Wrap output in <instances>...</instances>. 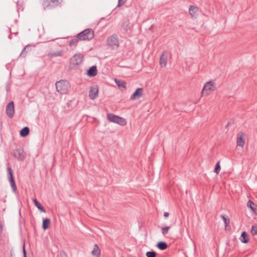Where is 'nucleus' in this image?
<instances>
[{
  "mask_svg": "<svg viewBox=\"0 0 257 257\" xmlns=\"http://www.w3.org/2000/svg\"><path fill=\"white\" fill-rule=\"evenodd\" d=\"M56 90L60 94H64L68 92L70 87L69 82L66 80H61L55 83Z\"/></svg>",
  "mask_w": 257,
  "mask_h": 257,
  "instance_id": "obj_1",
  "label": "nucleus"
},
{
  "mask_svg": "<svg viewBox=\"0 0 257 257\" xmlns=\"http://www.w3.org/2000/svg\"><path fill=\"white\" fill-rule=\"evenodd\" d=\"M94 31L91 29H87L77 34V37L80 40L90 41L94 37Z\"/></svg>",
  "mask_w": 257,
  "mask_h": 257,
  "instance_id": "obj_2",
  "label": "nucleus"
},
{
  "mask_svg": "<svg viewBox=\"0 0 257 257\" xmlns=\"http://www.w3.org/2000/svg\"><path fill=\"white\" fill-rule=\"evenodd\" d=\"M62 0H43L42 6L44 9H52L61 4Z\"/></svg>",
  "mask_w": 257,
  "mask_h": 257,
  "instance_id": "obj_3",
  "label": "nucleus"
},
{
  "mask_svg": "<svg viewBox=\"0 0 257 257\" xmlns=\"http://www.w3.org/2000/svg\"><path fill=\"white\" fill-rule=\"evenodd\" d=\"M107 118L111 122L116 123L122 126L126 124L125 119L112 113H107Z\"/></svg>",
  "mask_w": 257,
  "mask_h": 257,
  "instance_id": "obj_4",
  "label": "nucleus"
},
{
  "mask_svg": "<svg viewBox=\"0 0 257 257\" xmlns=\"http://www.w3.org/2000/svg\"><path fill=\"white\" fill-rule=\"evenodd\" d=\"M216 88L215 82L213 80H210L204 84L202 90V94L207 95L210 93L214 91Z\"/></svg>",
  "mask_w": 257,
  "mask_h": 257,
  "instance_id": "obj_5",
  "label": "nucleus"
},
{
  "mask_svg": "<svg viewBox=\"0 0 257 257\" xmlns=\"http://www.w3.org/2000/svg\"><path fill=\"white\" fill-rule=\"evenodd\" d=\"M121 31L123 34L124 37L130 36L132 32L131 27L130 26V22L128 19L124 20L121 25Z\"/></svg>",
  "mask_w": 257,
  "mask_h": 257,
  "instance_id": "obj_6",
  "label": "nucleus"
},
{
  "mask_svg": "<svg viewBox=\"0 0 257 257\" xmlns=\"http://www.w3.org/2000/svg\"><path fill=\"white\" fill-rule=\"evenodd\" d=\"M7 172L8 177L9 178V180L10 183L13 191L14 193H16L17 190V187L14 179L13 171L11 167H8Z\"/></svg>",
  "mask_w": 257,
  "mask_h": 257,
  "instance_id": "obj_7",
  "label": "nucleus"
},
{
  "mask_svg": "<svg viewBox=\"0 0 257 257\" xmlns=\"http://www.w3.org/2000/svg\"><path fill=\"white\" fill-rule=\"evenodd\" d=\"M84 56L81 53L75 54L70 61V65L73 66H78L81 64L83 61Z\"/></svg>",
  "mask_w": 257,
  "mask_h": 257,
  "instance_id": "obj_8",
  "label": "nucleus"
},
{
  "mask_svg": "<svg viewBox=\"0 0 257 257\" xmlns=\"http://www.w3.org/2000/svg\"><path fill=\"white\" fill-rule=\"evenodd\" d=\"M107 44L113 49H117L119 46V42L116 35H112L107 39Z\"/></svg>",
  "mask_w": 257,
  "mask_h": 257,
  "instance_id": "obj_9",
  "label": "nucleus"
},
{
  "mask_svg": "<svg viewBox=\"0 0 257 257\" xmlns=\"http://www.w3.org/2000/svg\"><path fill=\"white\" fill-rule=\"evenodd\" d=\"M13 156L15 158L20 161H24L26 153L23 148L20 147L16 149L13 152Z\"/></svg>",
  "mask_w": 257,
  "mask_h": 257,
  "instance_id": "obj_10",
  "label": "nucleus"
},
{
  "mask_svg": "<svg viewBox=\"0 0 257 257\" xmlns=\"http://www.w3.org/2000/svg\"><path fill=\"white\" fill-rule=\"evenodd\" d=\"M14 103L13 101H11L6 106V113L9 117L12 118L14 115Z\"/></svg>",
  "mask_w": 257,
  "mask_h": 257,
  "instance_id": "obj_11",
  "label": "nucleus"
},
{
  "mask_svg": "<svg viewBox=\"0 0 257 257\" xmlns=\"http://www.w3.org/2000/svg\"><path fill=\"white\" fill-rule=\"evenodd\" d=\"M168 53L166 51H164L160 58V64L161 67L166 66L167 62Z\"/></svg>",
  "mask_w": 257,
  "mask_h": 257,
  "instance_id": "obj_12",
  "label": "nucleus"
},
{
  "mask_svg": "<svg viewBox=\"0 0 257 257\" xmlns=\"http://www.w3.org/2000/svg\"><path fill=\"white\" fill-rule=\"evenodd\" d=\"M143 89L142 88H138L131 95L130 99L134 100L139 99L143 95Z\"/></svg>",
  "mask_w": 257,
  "mask_h": 257,
  "instance_id": "obj_13",
  "label": "nucleus"
},
{
  "mask_svg": "<svg viewBox=\"0 0 257 257\" xmlns=\"http://www.w3.org/2000/svg\"><path fill=\"white\" fill-rule=\"evenodd\" d=\"M245 135L243 133H239L238 134L237 138V145L238 146L243 147L245 143Z\"/></svg>",
  "mask_w": 257,
  "mask_h": 257,
  "instance_id": "obj_14",
  "label": "nucleus"
},
{
  "mask_svg": "<svg viewBox=\"0 0 257 257\" xmlns=\"http://www.w3.org/2000/svg\"><path fill=\"white\" fill-rule=\"evenodd\" d=\"M114 81H115L116 84L117 85V86H118V88L121 91H123L126 89L125 81L122 80L117 79L116 78L114 79Z\"/></svg>",
  "mask_w": 257,
  "mask_h": 257,
  "instance_id": "obj_15",
  "label": "nucleus"
},
{
  "mask_svg": "<svg viewBox=\"0 0 257 257\" xmlns=\"http://www.w3.org/2000/svg\"><path fill=\"white\" fill-rule=\"evenodd\" d=\"M97 74V69L96 66L90 67L87 70V75L89 77H94Z\"/></svg>",
  "mask_w": 257,
  "mask_h": 257,
  "instance_id": "obj_16",
  "label": "nucleus"
},
{
  "mask_svg": "<svg viewBox=\"0 0 257 257\" xmlns=\"http://www.w3.org/2000/svg\"><path fill=\"white\" fill-rule=\"evenodd\" d=\"M98 89L97 88H91L89 96L91 99H94L98 96Z\"/></svg>",
  "mask_w": 257,
  "mask_h": 257,
  "instance_id": "obj_17",
  "label": "nucleus"
},
{
  "mask_svg": "<svg viewBox=\"0 0 257 257\" xmlns=\"http://www.w3.org/2000/svg\"><path fill=\"white\" fill-rule=\"evenodd\" d=\"M91 254L92 255L95 257H100L101 255L100 249H99L98 246L95 244L94 245L93 249L91 251Z\"/></svg>",
  "mask_w": 257,
  "mask_h": 257,
  "instance_id": "obj_18",
  "label": "nucleus"
},
{
  "mask_svg": "<svg viewBox=\"0 0 257 257\" xmlns=\"http://www.w3.org/2000/svg\"><path fill=\"white\" fill-rule=\"evenodd\" d=\"M240 241L244 243H247L249 242V236L245 231H242L240 238Z\"/></svg>",
  "mask_w": 257,
  "mask_h": 257,
  "instance_id": "obj_19",
  "label": "nucleus"
},
{
  "mask_svg": "<svg viewBox=\"0 0 257 257\" xmlns=\"http://www.w3.org/2000/svg\"><path fill=\"white\" fill-rule=\"evenodd\" d=\"M30 133V129L28 126L24 127L20 132V136L22 137H26L29 135Z\"/></svg>",
  "mask_w": 257,
  "mask_h": 257,
  "instance_id": "obj_20",
  "label": "nucleus"
},
{
  "mask_svg": "<svg viewBox=\"0 0 257 257\" xmlns=\"http://www.w3.org/2000/svg\"><path fill=\"white\" fill-rule=\"evenodd\" d=\"M248 207L250 208L255 213H257V205L253 202L249 200L247 203Z\"/></svg>",
  "mask_w": 257,
  "mask_h": 257,
  "instance_id": "obj_21",
  "label": "nucleus"
},
{
  "mask_svg": "<svg viewBox=\"0 0 257 257\" xmlns=\"http://www.w3.org/2000/svg\"><path fill=\"white\" fill-rule=\"evenodd\" d=\"M50 224V220L48 218H46L43 219L42 228L45 230L47 229Z\"/></svg>",
  "mask_w": 257,
  "mask_h": 257,
  "instance_id": "obj_22",
  "label": "nucleus"
},
{
  "mask_svg": "<svg viewBox=\"0 0 257 257\" xmlns=\"http://www.w3.org/2000/svg\"><path fill=\"white\" fill-rule=\"evenodd\" d=\"M33 202L35 205L40 210L41 212L44 213L46 212V210L43 206L40 204L36 198L33 199Z\"/></svg>",
  "mask_w": 257,
  "mask_h": 257,
  "instance_id": "obj_23",
  "label": "nucleus"
},
{
  "mask_svg": "<svg viewBox=\"0 0 257 257\" xmlns=\"http://www.w3.org/2000/svg\"><path fill=\"white\" fill-rule=\"evenodd\" d=\"M156 246L160 250H165L168 247V244L165 241L158 242Z\"/></svg>",
  "mask_w": 257,
  "mask_h": 257,
  "instance_id": "obj_24",
  "label": "nucleus"
},
{
  "mask_svg": "<svg viewBox=\"0 0 257 257\" xmlns=\"http://www.w3.org/2000/svg\"><path fill=\"white\" fill-rule=\"evenodd\" d=\"M198 11V8L194 6H190L189 9V14L191 16L194 15Z\"/></svg>",
  "mask_w": 257,
  "mask_h": 257,
  "instance_id": "obj_25",
  "label": "nucleus"
},
{
  "mask_svg": "<svg viewBox=\"0 0 257 257\" xmlns=\"http://www.w3.org/2000/svg\"><path fill=\"white\" fill-rule=\"evenodd\" d=\"M62 51H58L55 52L54 53H49L48 54V56L50 58L60 56L62 55Z\"/></svg>",
  "mask_w": 257,
  "mask_h": 257,
  "instance_id": "obj_26",
  "label": "nucleus"
},
{
  "mask_svg": "<svg viewBox=\"0 0 257 257\" xmlns=\"http://www.w3.org/2000/svg\"><path fill=\"white\" fill-rule=\"evenodd\" d=\"M221 218L223 219L225 227H227V226H228V225L230 223L229 218L225 217V216L224 215H221Z\"/></svg>",
  "mask_w": 257,
  "mask_h": 257,
  "instance_id": "obj_27",
  "label": "nucleus"
},
{
  "mask_svg": "<svg viewBox=\"0 0 257 257\" xmlns=\"http://www.w3.org/2000/svg\"><path fill=\"white\" fill-rule=\"evenodd\" d=\"M220 170H221V167L220 166V161H218L215 165V167L214 171L216 174H218Z\"/></svg>",
  "mask_w": 257,
  "mask_h": 257,
  "instance_id": "obj_28",
  "label": "nucleus"
},
{
  "mask_svg": "<svg viewBox=\"0 0 257 257\" xmlns=\"http://www.w3.org/2000/svg\"><path fill=\"white\" fill-rule=\"evenodd\" d=\"M79 40H79V39H78V38L77 37L75 38L71 39L69 41V45L70 46L76 45V44L77 43V42H78Z\"/></svg>",
  "mask_w": 257,
  "mask_h": 257,
  "instance_id": "obj_29",
  "label": "nucleus"
},
{
  "mask_svg": "<svg viewBox=\"0 0 257 257\" xmlns=\"http://www.w3.org/2000/svg\"><path fill=\"white\" fill-rule=\"evenodd\" d=\"M147 257H156L157 253L155 251H149L146 253Z\"/></svg>",
  "mask_w": 257,
  "mask_h": 257,
  "instance_id": "obj_30",
  "label": "nucleus"
},
{
  "mask_svg": "<svg viewBox=\"0 0 257 257\" xmlns=\"http://www.w3.org/2000/svg\"><path fill=\"white\" fill-rule=\"evenodd\" d=\"M170 226H165L162 228V232L163 235H166L168 233V230L170 229Z\"/></svg>",
  "mask_w": 257,
  "mask_h": 257,
  "instance_id": "obj_31",
  "label": "nucleus"
},
{
  "mask_svg": "<svg viewBox=\"0 0 257 257\" xmlns=\"http://www.w3.org/2000/svg\"><path fill=\"white\" fill-rule=\"evenodd\" d=\"M251 232L252 235H257V226L253 225L251 227Z\"/></svg>",
  "mask_w": 257,
  "mask_h": 257,
  "instance_id": "obj_32",
  "label": "nucleus"
},
{
  "mask_svg": "<svg viewBox=\"0 0 257 257\" xmlns=\"http://www.w3.org/2000/svg\"><path fill=\"white\" fill-rule=\"evenodd\" d=\"M27 47H28V46H26L25 47H24L23 48L22 51L21 52V54L20 55V56L22 57H26L27 53V52L26 51V50Z\"/></svg>",
  "mask_w": 257,
  "mask_h": 257,
  "instance_id": "obj_33",
  "label": "nucleus"
},
{
  "mask_svg": "<svg viewBox=\"0 0 257 257\" xmlns=\"http://www.w3.org/2000/svg\"><path fill=\"white\" fill-rule=\"evenodd\" d=\"M126 0H118L117 7L122 6L126 2Z\"/></svg>",
  "mask_w": 257,
  "mask_h": 257,
  "instance_id": "obj_34",
  "label": "nucleus"
},
{
  "mask_svg": "<svg viewBox=\"0 0 257 257\" xmlns=\"http://www.w3.org/2000/svg\"><path fill=\"white\" fill-rule=\"evenodd\" d=\"M23 256L24 257H26V249H25V244H24V245H23Z\"/></svg>",
  "mask_w": 257,
  "mask_h": 257,
  "instance_id": "obj_35",
  "label": "nucleus"
},
{
  "mask_svg": "<svg viewBox=\"0 0 257 257\" xmlns=\"http://www.w3.org/2000/svg\"><path fill=\"white\" fill-rule=\"evenodd\" d=\"M3 222L0 221V235L1 234L2 231H3Z\"/></svg>",
  "mask_w": 257,
  "mask_h": 257,
  "instance_id": "obj_36",
  "label": "nucleus"
},
{
  "mask_svg": "<svg viewBox=\"0 0 257 257\" xmlns=\"http://www.w3.org/2000/svg\"><path fill=\"white\" fill-rule=\"evenodd\" d=\"M169 213L168 212H165L164 213V216L165 217H168L169 216Z\"/></svg>",
  "mask_w": 257,
  "mask_h": 257,
  "instance_id": "obj_37",
  "label": "nucleus"
},
{
  "mask_svg": "<svg viewBox=\"0 0 257 257\" xmlns=\"http://www.w3.org/2000/svg\"><path fill=\"white\" fill-rule=\"evenodd\" d=\"M9 37L10 39H11V35H9Z\"/></svg>",
  "mask_w": 257,
  "mask_h": 257,
  "instance_id": "obj_38",
  "label": "nucleus"
},
{
  "mask_svg": "<svg viewBox=\"0 0 257 257\" xmlns=\"http://www.w3.org/2000/svg\"><path fill=\"white\" fill-rule=\"evenodd\" d=\"M11 256L12 255V251H11Z\"/></svg>",
  "mask_w": 257,
  "mask_h": 257,
  "instance_id": "obj_39",
  "label": "nucleus"
}]
</instances>
